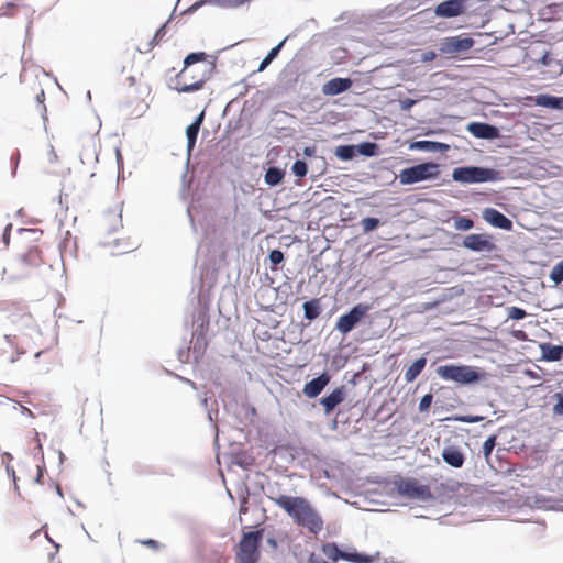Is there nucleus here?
<instances>
[{
	"label": "nucleus",
	"mask_w": 563,
	"mask_h": 563,
	"mask_svg": "<svg viewBox=\"0 0 563 563\" xmlns=\"http://www.w3.org/2000/svg\"><path fill=\"white\" fill-rule=\"evenodd\" d=\"M271 500L285 510L299 526L306 527L313 533L322 530V518L303 497L278 495L271 497Z\"/></svg>",
	"instance_id": "nucleus-1"
},
{
	"label": "nucleus",
	"mask_w": 563,
	"mask_h": 563,
	"mask_svg": "<svg viewBox=\"0 0 563 563\" xmlns=\"http://www.w3.org/2000/svg\"><path fill=\"white\" fill-rule=\"evenodd\" d=\"M206 53H191L184 60V68L178 74V79L184 80L181 87L177 90L179 92H194L200 90L205 82L208 81L212 75L213 66L207 63Z\"/></svg>",
	"instance_id": "nucleus-2"
},
{
	"label": "nucleus",
	"mask_w": 563,
	"mask_h": 563,
	"mask_svg": "<svg viewBox=\"0 0 563 563\" xmlns=\"http://www.w3.org/2000/svg\"><path fill=\"white\" fill-rule=\"evenodd\" d=\"M22 95L27 101H34L36 103L37 111L42 114L44 121L46 117L45 91L42 81L37 76H33L27 73L21 75Z\"/></svg>",
	"instance_id": "nucleus-3"
},
{
	"label": "nucleus",
	"mask_w": 563,
	"mask_h": 563,
	"mask_svg": "<svg viewBox=\"0 0 563 563\" xmlns=\"http://www.w3.org/2000/svg\"><path fill=\"white\" fill-rule=\"evenodd\" d=\"M437 373L442 379L460 385L473 384L481 379L479 372L468 365H442L437 368Z\"/></svg>",
	"instance_id": "nucleus-4"
},
{
	"label": "nucleus",
	"mask_w": 563,
	"mask_h": 563,
	"mask_svg": "<svg viewBox=\"0 0 563 563\" xmlns=\"http://www.w3.org/2000/svg\"><path fill=\"white\" fill-rule=\"evenodd\" d=\"M452 178L463 184L495 181L498 179V172L477 166L457 167L453 170Z\"/></svg>",
	"instance_id": "nucleus-5"
},
{
	"label": "nucleus",
	"mask_w": 563,
	"mask_h": 563,
	"mask_svg": "<svg viewBox=\"0 0 563 563\" xmlns=\"http://www.w3.org/2000/svg\"><path fill=\"white\" fill-rule=\"evenodd\" d=\"M440 174L439 165L435 163H422L405 168L399 174L402 185H410L418 181L437 178Z\"/></svg>",
	"instance_id": "nucleus-6"
},
{
	"label": "nucleus",
	"mask_w": 563,
	"mask_h": 563,
	"mask_svg": "<svg viewBox=\"0 0 563 563\" xmlns=\"http://www.w3.org/2000/svg\"><path fill=\"white\" fill-rule=\"evenodd\" d=\"M261 539L262 531L247 532L243 534L238 552L240 563H256Z\"/></svg>",
	"instance_id": "nucleus-7"
},
{
	"label": "nucleus",
	"mask_w": 563,
	"mask_h": 563,
	"mask_svg": "<svg viewBox=\"0 0 563 563\" xmlns=\"http://www.w3.org/2000/svg\"><path fill=\"white\" fill-rule=\"evenodd\" d=\"M398 492L404 496L419 500H429L432 498L430 487L428 485L420 484L415 478L401 481L398 484Z\"/></svg>",
	"instance_id": "nucleus-8"
},
{
	"label": "nucleus",
	"mask_w": 563,
	"mask_h": 563,
	"mask_svg": "<svg viewBox=\"0 0 563 563\" xmlns=\"http://www.w3.org/2000/svg\"><path fill=\"white\" fill-rule=\"evenodd\" d=\"M369 307L367 305L358 303L354 306L350 312L341 316L336 322V330L342 334H346L353 330V328L361 321V319L367 313Z\"/></svg>",
	"instance_id": "nucleus-9"
},
{
	"label": "nucleus",
	"mask_w": 563,
	"mask_h": 563,
	"mask_svg": "<svg viewBox=\"0 0 563 563\" xmlns=\"http://www.w3.org/2000/svg\"><path fill=\"white\" fill-rule=\"evenodd\" d=\"M323 551L333 561H338L339 559L352 563H372L375 561L374 555L357 552H344L341 551L334 543L324 545Z\"/></svg>",
	"instance_id": "nucleus-10"
},
{
	"label": "nucleus",
	"mask_w": 563,
	"mask_h": 563,
	"mask_svg": "<svg viewBox=\"0 0 563 563\" xmlns=\"http://www.w3.org/2000/svg\"><path fill=\"white\" fill-rule=\"evenodd\" d=\"M463 246L476 252L493 251L495 249L488 235L478 233L466 235L463 240Z\"/></svg>",
	"instance_id": "nucleus-11"
},
{
	"label": "nucleus",
	"mask_w": 563,
	"mask_h": 563,
	"mask_svg": "<svg viewBox=\"0 0 563 563\" xmlns=\"http://www.w3.org/2000/svg\"><path fill=\"white\" fill-rule=\"evenodd\" d=\"M465 0H445L435 7V14L442 18H454L463 13Z\"/></svg>",
	"instance_id": "nucleus-12"
},
{
	"label": "nucleus",
	"mask_w": 563,
	"mask_h": 563,
	"mask_svg": "<svg viewBox=\"0 0 563 563\" xmlns=\"http://www.w3.org/2000/svg\"><path fill=\"white\" fill-rule=\"evenodd\" d=\"M474 41L471 37L452 36L448 37L441 48L442 52L454 54L459 52L468 51L473 47Z\"/></svg>",
	"instance_id": "nucleus-13"
},
{
	"label": "nucleus",
	"mask_w": 563,
	"mask_h": 563,
	"mask_svg": "<svg viewBox=\"0 0 563 563\" xmlns=\"http://www.w3.org/2000/svg\"><path fill=\"white\" fill-rule=\"evenodd\" d=\"M467 131L477 139L493 140L499 136V131L496 126L483 122L470 123Z\"/></svg>",
	"instance_id": "nucleus-14"
},
{
	"label": "nucleus",
	"mask_w": 563,
	"mask_h": 563,
	"mask_svg": "<svg viewBox=\"0 0 563 563\" xmlns=\"http://www.w3.org/2000/svg\"><path fill=\"white\" fill-rule=\"evenodd\" d=\"M441 456L448 465L454 468H461L465 463V454L456 445H446L442 450Z\"/></svg>",
	"instance_id": "nucleus-15"
},
{
	"label": "nucleus",
	"mask_w": 563,
	"mask_h": 563,
	"mask_svg": "<svg viewBox=\"0 0 563 563\" xmlns=\"http://www.w3.org/2000/svg\"><path fill=\"white\" fill-rule=\"evenodd\" d=\"M483 218L495 228L507 231L512 229L511 220L494 208H486L483 212Z\"/></svg>",
	"instance_id": "nucleus-16"
},
{
	"label": "nucleus",
	"mask_w": 563,
	"mask_h": 563,
	"mask_svg": "<svg viewBox=\"0 0 563 563\" xmlns=\"http://www.w3.org/2000/svg\"><path fill=\"white\" fill-rule=\"evenodd\" d=\"M330 375L327 373L313 378L312 380L305 384L302 393L308 398L318 397L325 386L330 383Z\"/></svg>",
	"instance_id": "nucleus-17"
},
{
	"label": "nucleus",
	"mask_w": 563,
	"mask_h": 563,
	"mask_svg": "<svg viewBox=\"0 0 563 563\" xmlns=\"http://www.w3.org/2000/svg\"><path fill=\"white\" fill-rule=\"evenodd\" d=\"M352 85V79L336 77L330 79L322 86V93L325 96H336L349 90Z\"/></svg>",
	"instance_id": "nucleus-18"
},
{
	"label": "nucleus",
	"mask_w": 563,
	"mask_h": 563,
	"mask_svg": "<svg viewBox=\"0 0 563 563\" xmlns=\"http://www.w3.org/2000/svg\"><path fill=\"white\" fill-rule=\"evenodd\" d=\"M101 221L106 230L110 232L122 228V206L118 203L113 209L104 212Z\"/></svg>",
	"instance_id": "nucleus-19"
},
{
	"label": "nucleus",
	"mask_w": 563,
	"mask_h": 563,
	"mask_svg": "<svg viewBox=\"0 0 563 563\" xmlns=\"http://www.w3.org/2000/svg\"><path fill=\"white\" fill-rule=\"evenodd\" d=\"M346 393L344 386L338 387L334 390H332L331 394H329L325 397H322L320 399V404L322 405L324 412L327 415L331 413L336 406L342 404L345 399Z\"/></svg>",
	"instance_id": "nucleus-20"
},
{
	"label": "nucleus",
	"mask_w": 563,
	"mask_h": 563,
	"mask_svg": "<svg viewBox=\"0 0 563 563\" xmlns=\"http://www.w3.org/2000/svg\"><path fill=\"white\" fill-rule=\"evenodd\" d=\"M19 262L23 269L38 267L43 263L42 251L38 246L33 245L20 256Z\"/></svg>",
	"instance_id": "nucleus-21"
},
{
	"label": "nucleus",
	"mask_w": 563,
	"mask_h": 563,
	"mask_svg": "<svg viewBox=\"0 0 563 563\" xmlns=\"http://www.w3.org/2000/svg\"><path fill=\"white\" fill-rule=\"evenodd\" d=\"M203 119H205V112L202 111L195 119V121L191 124H189L186 129L187 148H188L189 153L194 150V147L196 145L197 136H198L200 126L203 123Z\"/></svg>",
	"instance_id": "nucleus-22"
},
{
	"label": "nucleus",
	"mask_w": 563,
	"mask_h": 563,
	"mask_svg": "<svg viewBox=\"0 0 563 563\" xmlns=\"http://www.w3.org/2000/svg\"><path fill=\"white\" fill-rule=\"evenodd\" d=\"M537 106L551 108V109H563V98L554 97L550 95H538L534 98Z\"/></svg>",
	"instance_id": "nucleus-23"
},
{
	"label": "nucleus",
	"mask_w": 563,
	"mask_h": 563,
	"mask_svg": "<svg viewBox=\"0 0 563 563\" xmlns=\"http://www.w3.org/2000/svg\"><path fill=\"white\" fill-rule=\"evenodd\" d=\"M542 357L547 361H560L563 356V346L551 343L541 344Z\"/></svg>",
	"instance_id": "nucleus-24"
},
{
	"label": "nucleus",
	"mask_w": 563,
	"mask_h": 563,
	"mask_svg": "<svg viewBox=\"0 0 563 563\" xmlns=\"http://www.w3.org/2000/svg\"><path fill=\"white\" fill-rule=\"evenodd\" d=\"M427 365V360L424 357H420L416 360L409 368L405 372V379L407 383H412L424 369Z\"/></svg>",
	"instance_id": "nucleus-25"
},
{
	"label": "nucleus",
	"mask_w": 563,
	"mask_h": 563,
	"mask_svg": "<svg viewBox=\"0 0 563 563\" xmlns=\"http://www.w3.org/2000/svg\"><path fill=\"white\" fill-rule=\"evenodd\" d=\"M305 318L312 321L320 314L319 299H312L303 303Z\"/></svg>",
	"instance_id": "nucleus-26"
},
{
	"label": "nucleus",
	"mask_w": 563,
	"mask_h": 563,
	"mask_svg": "<svg viewBox=\"0 0 563 563\" xmlns=\"http://www.w3.org/2000/svg\"><path fill=\"white\" fill-rule=\"evenodd\" d=\"M284 178V173L276 167H269L265 174V183L271 186L278 185Z\"/></svg>",
	"instance_id": "nucleus-27"
},
{
	"label": "nucleus",
	"mask_w": 563,
	"mask_h": 563,
	"mask_svg": "<svg viewBox=\"0 0 563 563\" xmlns=\"http://www.w3.org/2000/svg\"><path fill=\"white\" fill-rule=\"evenodd\" d=\"M448 147L446 145L432 141H416L410 144V150H421V151H435L439 147Z\"/></svg>",
	"instance_id": "nucleus-28"
},
{
	"label": "nucleus",
	"mask_w": 563,
	"mask_h": 563,
	"mask_svg": "<svg viewBox=\"0 0 563 563\" xmlns=\"http://www.w3.org/2000/svg\"><path fill=\"white\" fill-rule=\"evenodd\" d=\"M335 155L343 161L352 159L355 155V147L353 145H340L335 150Z\"/></svg>",
	"instance_id": "nucleus-29"
},
{
	"label": "nucleus",
	"mask_w": 563,
	"mask_h": 563,
	"mask_svg": "<svg viewBox=\"0 0 563 563\" xmlns=\"http://www.w3.org/2000/svg\"><path fill=\"white\" fill-rule=\"evenodd\" d=\"M377 144L372 142H364L357 146L358 152L365 156H374L377 154Z\"/></svg>",
	"instance_id": "nucleus-30"
},
{
	"label": "nucleus",
	"mask_w": 563,
	"mask_h": 563,
	"mask_svg": "<svg viewBox=\"0 0 563 563\" xmlns=\"http://www.w3.org/2000/svg\"><path fill=\"white\" fill-rule=\"evenodd\" d=\"M550 278L556 285L563 282V260L553 266Z\"/></svg>",
	"instance_id": "nucleus-31"
},
{
	"label": "nucleus",
	"mask_w": 563,
	"mask_h": 563,
	"mask_svg": "<svg viewBox=\"0 0 563 563\" xmlns=\"http://www.w3.org/2000/svg\"><path fill=\"white\" fill-rule=\"evenodd\" d=\"M474 227L472 219L466 217H457L454 220V228L460 231H467Z\"/></svg>",
	"instance_id": "nucleus-32"
},
{
	"label": "nucleus",
	"mask_w": 563,
	"mask_h": 563,
	"mask_svg": "<svg viewBox=\"0 0 563 563\" xmlns=\"http://www.w3.org/2000/svg\"><path fill=\"white\" fill-rule=\"evenodd\" d=\"M496 435H490L486 439V441L483 444V454L486 461L489 460L490 454L496 446Z\"/></svg>",
	"instance_id": "nucleus-33"
},
{
	"label": "nucleus",
	"mask_w": 563,
	"mask_h": 563,
	"mask_svg": "<svg viewBox=\"0 0 563 563\" xmlns=\"http://www.w3.org/2000/svg\"><path fill=\"white\" fill-rule=\"evenodd\" d=\"M292 173L297 176V177H305L308 173V167H307V164L305 161H296L292 165Z\"/></svg>",
	"instance_id": "nucleus-34"
},
{
	"label": "nucleus",
	"mask_w": 563,
	"mask_h": 563,
	"mask_svg": "<svg viewBox=\"0 0 563 563\" xmlns=\"http://www.w3.org/2000/svg\"><path fill=\"white\" fill-rule=\"evenodd\" d=\"M361 224L364 232H371L378 227L379 220L377 218L367 217L361 221Z\"/></svg>",
	"instance_id": "nucleus-35"
},
{
	"label": "nucleus",
	"mask_w": 563,
	"mask_h": 563,
	"mask_svg": "<svg viewBox=\"0 0 563 563\" xmlns=\"http://www.w3.org/2000/svg\"><path fill=\"white\" fill-rule=\"evenodd\" d=\"M269 261L272 263V268L274 269L277 265H279L284 261V254L279 250H273L269 253Z\"/></svg>",
	"instance_id": "nucleus-36"
},
{
	"label": "nucleus",
	"mask_w": 563,
	"mask_h": 563,
	"mask_svg": "<svg viewBox=\"0 0 563 563\" xmlns=\"http://www.w3.org/2000/svg\"><path fill=\"white\" fill-rule=\"evenodd\" d=\"M527 316V312L519 307H510L508 309V317L514 320L523 319Z\"/></svg>",
	"instance_id": "nucleus-37"
},
{
	"label": "nucleus",
	"mask_w": 563,
	"mask_h": 563,
	"mask_svg": "<svg viewBox=\"0 0 563 563\" xmlns=\"http://www.w3.org/2000/svg\"><path fill=\"white\" fill-rule=\"evenodd\" d=\"M432 400H433V396L431 394L424 395L420 400L419 410L427 411L430 408Z\"/></svg>",
	"instance_id": "nucleus-38"
},
{
	"label": "nucleus",
	"mask_w": 563,
	"mask_h": 563,
	"mask_svg": "<svg viewBox=\"0 0 563 563\" xmlns=\"http://www.w3.org/2000/svg\"><path fill=\"white\" fill-rule=\"evenodd\" d=\"M558 402L553 406V413L555 416H563V396L561 394H556Z\"/></svg>",
	"instance_id": "nucleus-39"
},
{
	"label": "nucleus",
	"mask_w": 563,
	"mask_h": 563,
	"mask_svg": "<svg viewBox=\"0 0 563 563\" xmlns=\"http://www.w3.org/2000/svg\"><path fill=\"white\" fill-rule=\"evenodd\" d=\"M286 43V38L283 40L277 46H275L274 48H272L269 51V53L267 54V58L273 62L277 55L279 54L280 49L283 48L284 44Z\"/></svg>",
	"instance_id": "nucleus-40"
},
{
	"label": "nucleus",
	"mask_w": 563,
	"mask_h": 563,
	"mask_svg": "<svg viewBox=\"0 0 563 563\" xmlns=\"http://www.w3.org/2000/svg\"><path fill=\"white\" fill-rule=\"evenodd\" d=\"M456 421H461V422H478L482 420L481 417H471V416H463V417H457L455 418Z\"/></svg>",
	"instance_id": "nucleus-41"
},
{
	"label": "nucleus",
	"mask_w": 563,
	"mask_h": 563,
	"mask_svg": "<svg viewBox=\"0 0 563 563\" xmlns=\"http://www.w3.org/2000/svg\"><path fill=\"white\" fill-rule=\"evenodd\" d=\"M400 102H401V109L402 110H409L416 103L415 100L409 99V98L404 99Z\"/></svg>",
	"instance_id": "nucleus-42"
},
{
	"label": "nucleus",
	"mask_w": 563,
	"mask_h": 563,
	"mask_svg": "<svg viewBox=\"0 0 563 563\" xmlns=\"http://www.w3.org/2000/svg\"><path fill=\"white\" fill-rule=\"evenodd\" d=\"M272 62L267 57H265L260 64L257 71H263Z\"/></svg>",
	"instance_id": "nucleus-43"
},
{
	"label": "nucleus",
	"mask_w": 563,
	"mask_h": 563,
	"mask_svg": "<svg viewBox=\"0 0 563 563\" xmlns=\"http://www.w3.org/2000/svg\"><path fill=\"white\" fill-rule=\"evenodd\" d=\"M48 159H49V162H52V163H53V162H56V161L58 159L57 154H56V152H55V150H54V147H53V146H51V150H49V152H48Z\"/></svg>",
	"instance_id": "nucleus-44"
},
{
	"label": "nucleus",
	"mask_w": 563,
	"mask_h": 563,
	"mask_svg": "<svg viewBox=\"0 0 563 563\" xmlns=\"http://www.w3.org/2000/svg\"><path fill=\"white\" fill-rule=\"evenodd\" d=\"M435 57V54L433 52L426 53L423 55V60H432Z\"/></svg>",
	"instance_id": "nucleus-45"
},
{
	"label": "nucleus",
	"mask_w": 563,
	"mask_h": 563,
	"mask_svg": "<svg viewBox=\"0 0 563 563\" xmlns=\"http://www.w3.org/2000/svg\"><path fill=\"white\" fill-rule=\"evenodd\" d=\"M143 543H144V544H146V545H150V547H152V548H157V541L152 540V539L146 540V541H144Z\"/></svg>",
	"instance_id": "nucleus-46"
},
{
	"label": "nucleus",
	"mask_w": 563,
	"mask_h": 563,
	"mask_svg": "<svg viewBox=\"0 0 563 563\" xmlns=\"http://www.w3.org/2000/svg\"><path fill=\"white\" fill-rule=\"evenodd\" d=\"M11 229V225H8L4 234H3V240H4V243L8 245L9 244V230Z\"/></svg>",
	"instance_id": "nucleus-47"
},
{
	"label": "nucleus",
	"mask_w": 563,
	"mask_h": 563,
	"mask_svg": "<svg viewBox=\"0 0 563 563\" xmlns=\"http://www.w3.org/2000/svg\"><path fill=\"white\" fill-rule=\"evenodd\" d=\"M8 8H10V9H13V10H14V9H15V4H14V3H8Z\"/></svg>",
	"instance_id": "nucleus-48"
},
{
	"label": "nucleus",
	"mask_w": 563,
	"mask_h": 563,
	"mask_svg": "<svg viewBox=\"0 0 563 563\" xmlns=\"http://www.w3.org/2000/svg\"><path fill=\"white\" fill-rule=\"evenodd\" d=\"M12 476L15 479V471L12 470Z\"/></svg>",
	"instance_id": "nucleus-49"
}]
</instances>
